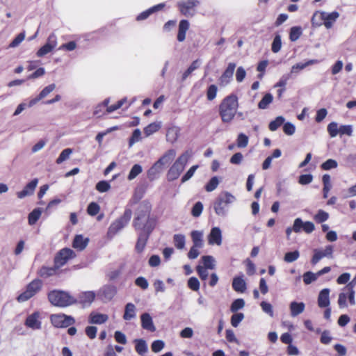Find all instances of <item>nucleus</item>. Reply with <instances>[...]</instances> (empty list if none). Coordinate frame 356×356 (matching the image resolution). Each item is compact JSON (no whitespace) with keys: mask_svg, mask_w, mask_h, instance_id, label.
Instances as JSON below:
<instances>
[{"mask_svg":"<svg viewBox=\"0 0 356 356\" xmlns=\"http://www.w3.org/2000/svg\"><path fill=\"white\" fill-rule=\"evenodd\" d=\"M175 156L176 151L174 149H170L159 159L157 162L164 168L165 165L169 164L175 159Z\"/></svg>","mask_w":356,"mask_h":356,"instance_id":"24","label":"nucleus"},{"mask_svg":"<svg viewBox=\"0 0 356 356\" xmlns=\"http://www.w3.org/2000/svg\"><path fill=\"white\" fill-rule=\"evenodd\" d=\"M329 218V213L322 209H319L314 216V220L318 223H323Z\"/></svg>","mask_w":356,"mask_h":356,"instance_id":"44","label":"nucleus"},{"mask_svg":"<svg viewBox=\"0 0 356 356\" xmlns=\"http://www.w3.org/2000/svg\"><path fill=\"white\" fill-rule=\"evenodd\" d=\"M338 163L337 162L332 159H327L326 161L321 164V168L324 170H330L331 169H334L337 168Z\"/></svg>","mask_w":356,"mask_h":356,"instance_id":"59","label":"nucleus"},{"mask_svg":"<svg viewBox=\"0 0 356 356\" xmlns=\"http://www.w3.org/2000/svg\"><path fill=\"white\" fill-rule=\"evenodd\" d=\"M38 183V179L37 178L32 179L24 187L21 191L17 193V197L19 199H23L26 196H29L33 194L35 189L37 187Z\"/></svg>","mask_w":356,"mask_h":356,"instance_id":"13","label":"nucleus"},{"mask_svg":"<svg viewBox=\"0 0 356 356\" xmlns=\"http://www.w3.org/2000/svg\"><path fill=\"white\" fill-rule=\"evenodd\" d=\"M95 293L93 291H84L79 294L77 303L79 302L83 305H90L95 300Z\"/></svg>","mask_w":356,"mask_h":356,"instance_id":"22","label":"nucleus"},{"mask_svg":"<svg viewBox=\"0 0 356 356\" xmlns=\"http://www.w3.org/2000/svg\"><path fill=\"white\" fill-rule=\"evenodd\" d=\"M191 156L192 151L186 150L175 160L167 173V179L169 181H172L180 176Z\"/></svg>","mask_w":356,"mask_h":356,"instance_id":"4","label":"nucleus"},{"mask_svg":"<svg viewBox=\"0 0 356 356\" xmlns=\"http://www.w3.org/2000/svg\"><path fill=\"white\" fill-rule=\"evenodd\" d=\"M220 180L218 177H213L205 185L204 188L207 192H212L216 190L219 185Z\"/></svg>","mask_w":356,"mask_h":356,"instance_id":"40","label":"nucleus"},{"mask_svg":"<svg viewBox=\"0 0 356 356\" xmlns=\"http://www.w3.org/2000/svg\"><path fill=\"white\" fill-rule=\"evenodd\" d=\"M339 133L341 136L346 135L348 136H351L353 134V126L350 124H345V125H341L339 129Z\"/></svg>","mask_w":356,"mask_h":356,"instance_id":"61","label":"nucleus"},{"mask_svg":"<svg viewBox=\"0 0 356 356\" xmlns=\"http://www.w3.org/2000/svg\"><path fill=\"white\" fill-rule=\"evenodd\" d=\"M222 232L218 227H213L208 235V243L210 245H220L222 244Z\"/></svg>","mask_w":356,"mask_h":356,"instance_id":"14","label":"nucleus"},{"mask_svg":"<svg viewBox=\"0 0 356 356\" xmlns=\"http://www.w3.org/2000/svg\"><path fill=\"white\" fill-rule=\"evenodd\" d=\"M236 68V64L234 63H229L220 77V84L225 86L228 84L232 79L234 70Z\"/></svg>","mask_w":356,"mask_h":356,"instance_id":"15","label":"nucleus"},{"mask_svg":"<svg viewBox=\"0 0 356 356\" xmlns=\"http://www.w3.org/2000/svg\"><path fill=\"white\" fill-rule=\"evenodd\" d=\"M300 257L298 250L286 252L284 255V260L287 263H291L296 261Z\"/></svg>","mask_w":356,"mask_h":356,"instance_id":"51","label":"nucleus"},{"mask_svg":"<svg viewBox=\"0 0 356 356\" xmlns=\"http://www.w3.org/2000/svg\"><path fill=\"white\" fill-rule=\"evenodd\" d=\"M200 3L198 0H181L177 2V6L183 15L191 17L196 14V8Z\"/></svg>","mask_w":356,"mask_h":356,"instance_id":"10","label":"nucleus"},{"mask_svg":"<svg viewBox=\"0 0 356 356\" xmlns=\"http://www.w3.org/2000/svg\"><path fill=\"white\" fill-rule=\"evenodd\" d=\"M173 242L175 246L179 249L181 250L185 247L186 243V238L183 234H175L173 236Z\"/></svg>","mask_w":356,"mask_h":356,"instance_id":"38","label":"nucleus"},{"mask_svg":"<svg viewBox=\"0 0 356 356\" xmlns=\"http://www.w3.org/2000/svg\"><path fill=\"white\" fill-rule=\"evenodd\" d=\"M117 293L116 286L111 284L103 286L97 291V296L104 302L111 301Z\"/></svg>","mask_w":356,"mask_h":356,"instance_id":"11","label":"nucleus"},{"mask_svg":"<svg viewBox=\"0 0 356 356\" xmlns=\"http://www.w3.org/2000/svg\"><path fill=\"white\" fill-rule=\"evenodd\" d=\"M203 211V204L201 202H197L192 208L191 214L193 217H199Z\"/></svg>","mask_w":356,"mask_h":356,"instance_id":"58","label":"nucleus"},{"mask_svg":"<svg viewBox=\"0 0 356 356\" xmlns=\"http://www.w3.org/2000/svg\"><path fill=\"white\" fill-rule=\"evenodd\" d=\"M200 65L201 60L200 59L195 60L188 67V69L183 73L181 76V81H184L193 71L200 67Z\"/></svg>","mask_w":356,"mask_h":356,"instance_id":"34","label":"nucleus"},{"mask_svg":"<svg viewBox=\"0 0 356 356\" xmlns=\"http://www.w3.org/2000/svg\"><path fill=\"white\" fill-rule=\"evenodd\" d=\"M57 255L60 256V257H63L68 261L70 259L75 257V253L70 248H63L59 251Z\"/></svg>","mask_w":356,"mask_h":356,"instance_id":"53","label":"nucleus"},{"mask_svg":"<svg viewBox=\"0 0 356 356\" xmlns=\"http://www.w3.org/2000/svg\"><path fill=\"white\" fill-rule=\"evenodd\" d=\"M238 107V97L230 95L223 99L219 106V114L223 122H230L234 118Z\"/></svg>","mask_w":356,"mask_h":356,"instance_id":"1","label":"nucleus"},{"mask_svg":"<svg viewBox=\"0 0 356 356\" xmlns=\"http://www.w3.org/2000/svg\"><path fill=\"white\" fill-rule=\"evenodd\" d=\"M283 131L285 134L288 136H292L296 131V127L291 122H284Z\"/></svg>","mask_w":356,"mask_h":356,"instance_id":"64","label":"nucleus"},{"mask_svg":"<svg viewBox=\"0 0 356 356\" xmlns=\"http://www.w3.org/2000/svg\"><path fill=\"white\" fill-rule=\"evenodd\" d=\"M155 227V222L153 220H149L144 229H136L138 231V239L135 246L136 251L138 253L142 252L147 244L148 238Z\"/></svg>","mask_w":356,"mask_h":356,"instance_id":"7","label":"nucleus"},{"mask_svg":"<svg viewBox=\"0 0 356 356\" xmlns=\"http://www.w3.org/2000/svg\"><path fill=\"white\" fill-rule=\"evenodd\" d=\"M72 153V149L70 148H66V149H63L60 152L58 157L57 158L56 161V163L60 164L63 162L67 160L70 158V156L71 155Z\"/></svg>","mask_w":356,"mask_h":356,"instance_id":"47","label":"nucleus"},{"mask_svg":"<svg viewBox=\"0 0 356 356\" xmlns=\"http://www.w3.org/2000/svg\"><path fill=\"white\" fill-rule=\"evenodd\" d=\"M134 343H135V350L138 355L143 356L147 353V343L144 339H137L134 341Z\"/></svg>","mask_w":356,"mask_h":356,"instance_id":"28","label":"nucleus"},{"mask_svg":"<svg viewBox=\"0 0 356 356\" xmlns=\"http://www.w3.org/2000/svg\"><path fill=\"white\" fill-rule=\"evenodd\" d=\"M289 307L291 311V316L293 317H296L304 312L305 305L302 302H298L296 301H293L290 303Z\"/></svg>","mask_w":356,"mask_h":356,"instance_id":"29","label":"nucleus"},{"mask_svg":"<svg viewBox=\"0 0 356 356\" xmlns=\"http://www.w3.org/2000/svg\"><path fill=\"white\" fill-rule=\"evenodd\" d=\"M151 209L152 207L149 202L143 201L140 203L133 222L135 229H144V227L149 220H153L156 223L155 219L150 218Z\"/></svg>","mask_w":356,"mask_h":356,"instance_id":"5","label":"nucleus"},{"mask_svg":"<svg viewBox=\"0 0 356 356\" xmlns=\"http://www.w3.org/2000/svg\"><path fill=\"white\" fill-rule=\"evenodd\" d=\"M189 22L186 19H181L179 24V29L177 33V40L183 42L186 38V31L189 29Z\"/></svg>","mask_w":356,"mask_h":356,"instance_id":"26","label":"nucleus"},{"mask_svg":"<svg viewBox=\"0 0 356 356\" xmlns=\"http://www.w3.org/2000/svg\"><path fill=\"white\" fill-rule=\"evenodd\" d=\"M245 306V301L242 298H238L234 300L231 306H230V311L233 313L236 312L239 309H241Z\"/></svg>","mask_w":356,"mask_h":356,"instance_id":"46","label":"nucleus"},{"mask_svg":"<svg viewBox=\"0 0 356 356\" xmlns=\"http://www.w3.org/2000/svg\"><path fill=\"white\" fill-rule=\"evenodd\" d=\"M202 261L204 264V268L206 269H213L215 268V260L212 256L206 255L202 257Z\"/></svg>","mask_w":356,"mask_h":356,"instance_id":"45","label":"nucleus"},{"mask_svg":"<svg viewBox=\"0 0 356 356\" xmlns=\"http://www.w3.org/2000/svg\"><path fill=\"white\" fill-rule=\"evenodd\" d=\"M188 286L194 291H197L200 289V282L197 278L191 277L188 280Z\"/></svg>","mask_w":356,"mask_h":356,"instance_id":"63","label":"nucleus"},{"mask_svg":"<svg viewBox=\"0 0 356 356\" xmlns=\"http://www.w3.org/2000/svg\"><path fill=\"white\" fill-rule=\"evenodd\" d=\"M339 129L338 124L335 122H330L327 127V132L331 138H334L339 134Z\"/></svg>","mask_w":356,"mask_h":356,"instance_id":"49","label":"nucleus"},{"mask_svg":"<svg viewBox=\"0 0 356 356\" xmlns=\"http://www.w3.org/2000/svg\"><path fill=\"white\" fill-rule=\"evenodd\" d=\"M50 321L52 325L57 328H65L75 323L74 317L62 313L51 314Z\"/></svg>","mask_w":356,"mask_h":356,"instance_id":"9","label":"nucleus"},{"mask_svg":"<svg viewBox=\"0 0 356 356\" xmlns=\"http://www.w3.org/2000/svg\"><path fill=\"white\" fill-rule=\"evenodd\" d=\"M24 325L32 330H40L42 327V322L40 318V313L39 312H34L29 315L24 322Z\"/></svg>","mask_w":356,"mask_h":356,"instance_id":"12","label":"nucleus"},{"mask_svg":"<svg viewBox=\"0 0 356 356\" xmlns=\"http://www.w3.org/2000/svg\"><path fill=\"white\" fill-rule=\"evenodd\" d=\"M42 287V282L40 279H35L31 282L26 287L24 292L20 293L17 300L19 302H23L29 300L38 293Z\"/></svg>","mask_w":356,"mask_h":356,"instance_id":"8","label":"nucleus"},{"mask_svg":"<svg viewBox=\"0 0 356 356\" xmlns=\"http://www.w3.org/2000/svg\"><path fill=\"white\" fill-rule=\"evenodd\" d=\"M248 137L245 134L243 133L239 134L236 140L238 147H245L248 144Z\"/></svg>","mask_w":356,"mask_h":356,"instance_id":"56","label":"nucleus"},{"mask_svg":"<svg viewBox=\"0 0 356 356\" xmlns=\"http://www.w3.org/2000/svg\"><path fill=\"white\" fill-rule=\"evenodd\" d=\"M325 11H316L312 17L311 22L314 27H319L323 24Z\"/></svg>","mask_w":356,"mask_h":356,"instance_id":"33","label":"nucleus"},{"mask_svg":"<svg viewBox=\"0 0 356 356\" xmlns=\"http://www.w3.org/2000/svg\"><path fill=\"white\" fill-rule=\"evenodd\" d=\"M193 245L202 247L203 246V232L202 231L195 230L191 234Z\"/></svg>","mask_w":356,"mask_h":356,"instance_id":"35","label":"nucleus"},{"mask_svg":"<svg viewBox=\"0 0 356 356\" xmlns=\"http://www.w3.org/2000/svg\"><path fill=\"white\" fill-rule=\"evenodd\" d=\"M282 48V39L280 34H276L274 37L271 45V50L273 53H277Z\"/></svg>","mask_w":356,"mask_h":356,"instance_id":"43","label":"nucleus"},{"mask_svg":"<svg viewBox=\"0 0 356 356\" xmlns=\"http://www.w3.org/2000/svg\"><path fill=\"white\" fill-rule=\"evenodd\" d=\"M236 197L228 191H222L215 200L213 207L216 214L220 217H225L229 212V205L234 203Z\"/></svg>","mask_w":356,"mask_h":356,"instance_id":"2","label":"nucleus"},{"mask_svg":"<svg viewBox=\"0 0 356 356\" xmlns=\"http://www.w3.org/2000/svg\"><path fill=\"white\" fill-rule=\"evenodd\" d=\"M95 188L99 193H105L111 188V185L107 181L103 180L99 181L96 184Z\"/></svg>","mask_w":356,"mask_h":356,"instance_id":"60","label":"nucleus"},{"mask_svg":"<svg viewBox=\"0 0 356 356\" xmlns=\"http://www.w3.org/2000/svg\"><path fill=\"white\" fill-rule=\"evenodd\" d=\"M302 33L300 26H293L290 29L289 39L292 42L298 40Z\"/></svg>","mask_w":356,"mask_h":356,"instance_id":"39","label":"nucleus"},{"mask_svg":"<svg viewBox=\"0 0 356 356\" xmlns=\"http://www.w3.org/2000/svg\"><path fill=\"white\" fill-rule=\"evenodd\" d=\"M141 327L149 332L156 331V327L154 324L152 316L149 313H143L140 316Z\"/></svg>","mask_w":356,"mask_h":356,"instance_id":"16","label":"nucleus"},{"mask_svg":"<svg viewBox=\"0 0 356 356\" xmlns=\"http://www.w3.org/2000/svg\"><path fill=\"white\" fill-rule=\"evenodd\" d=\"M165 4L164 3H161L148 8L147 10L140 13L136 17V20L143 21L147 19L152 14L161 10L165 7Z\"/></svg>","mask_w":356,"mask_h":356,"instance_id":"17","label":"nucleus"},{"mask_svg":"<svg viewBox=\"0 0 356 356\" xmlns=\"http://www.w3.org/2000/svg\"><path fill=\"white\" fill-rule=\"evenodd\" d=\"M285 119L282 116L277 117L274 120L269 123L268 128L271 131H276L282 124H284Z\"/></svg>","mask_w":356,"mask_h":356,"instance_id":"42","label":"nucleus"},{"mask_svg":"<svg viewBox=\"0 0 356 356\" xmlns=\"http://www.w3.org/2000/svg\"><path fill=\"white\" fill-rule=\"evenodd\" d=\"M100 211L99 205L96 202H90L87 208L88 213L91 216H96Z\"/></svg>","mask_w":356,"mask_h":356,"instance_id":"54","label":"nucleus"},{"mask_svg":"<svg viewBox=\"0 0 356 356\" xmlns=\"http://www.w3.org/2000/svg\"><path fill=\"white\" fill-rule=\"evenodd\" d=\"M318 60L316 59H311L309 60L305 63H298L295 65H293L291 67V72L289 74H291V76L298 74L301 70H304L305 67H307L309 65H314L318 63Z\"/></svg>","mask_w":356,"mask_h":356,"instance_id":"19","label":"nucleus"},{"mask_svg":"<svg viewBox=\"0 0 356 356\" xmlns=\"http://www.w3.org/2000/svg\"><path fill=\"white\" fill-rule=\"evenodd\" d=\"M56 88V84L51 83L48 85L47 86L44 87L42 91L40 92L38 96L42 99L44 97H46L49 94H50L53 90H54Z\"/></svg>","mask_w":356,"mask_h":356,"instance_id":"62","label":"nucleus"},{"mask_svg":"<svg viewBox=\"0 0 356 356\" xmlns=\"http://www.w3.org/2000/svg\"><path fill=\"white\" fill-rule=\"evenodd\" d=\"M218 88L216 85H210L207 90V97L209 101L213 100L217 95Z\"/></svg>","mask_w":356,"mask_h":356,"instance_id":"55","label":"nucleus"},{"mask_svg":"<svg viewBox=\"0 0 356 356\" xmlns=\"http://www.w3.org/2000/svg\"><path fill=\"white\" fill-rule=\"evenodd\" d=\"M42 213V209L35 208L34 209L28 216L29 224L30 225H33L36 223V222L40 218Z\"/></svg>","mask_w":356,"mask_h":356,"instance_id":"36","label":"nucleus"},{"mask_svg":"<svg viewBox=\"0 0 356 356\" xmlns=\"http://www.w3.org/2000/svg\"><path fill=\"white\" fill-rule=\"evenodd\" d=\"M330 289H322L318 296V305L321 308H325L330 306Z\"/></svg>","mask_w":356,"mask_h":356,"instance_id":"18","label":"nucleus"},{"mask_svg":"<svg viewBox=\"0 0 356 356\" xmlns=\"http://www.w3.org/2000/svg\"><path fill=\"white\" fill-rule=\"evenodd\" d=\"M244 314L243 313L234 314L231 317V324L233 327H236L243 320Z\"/></svg>","mask_w":356,"mask_h":356,"instance_id":"57","label":"nucleus"},{"mask_svg":"<svg viewBox=\"0 0 356 356\" xmlns=\"http://www.w3.org/2000/svg\"><path fill=\"white\" fill-rule=\"evenodd\" d=\"M339 17V13L337 11L326 13L324 15L323 25L327 29H331L337 19Z\"/></svg>","mask_w":356,"mask_h":356,"instance_id":"21","label":"nucleus"},{"mask_svg":"<svg viewBox=\"0 0 356 356\" xmlns=\"http://www.w3.org/2000/svg\"><path fill=\"white\" fill-rule=\"evenodd\" d=\"M179 128L176 126L168 128L166 133L167 140L171 143L176 142L179 137Z\"/></svg>","mask_w":356,"mask_h":356,"instance_id":"31","label":"nucleus"},{"mask_svg":"<svg viewBox=\"0 0 356 356\" xmlns=\"http://www.w3.org/2000/svg\"><path fill=\"white\" fill-rule=\"evenodd\" d=\"M316 273H314L311 271L305 273L302 275L303 282L305 284H310L312 282L316 281L318 279Z\"/></svg>","mask_w":356,"mask_h":356,"instance_id":"50","label":"nucleus"},{"mask_svg":"<svg viewBox=\"0 0 356 356\" xmlns=\"http://www.w3.org/2000/svg\"><path fill=\"white\" fill-rule=\"evenodd\" d=\"M58 269L54 264V266L49 267L46 266H42L38 272L40 277L42 278H47L50 276L55 275Z\"/></svg>","mask_w":356,"mask_h":356,"instance_id":"30","label":"nucleus"},{"mask_svg":"<svg viewBox=\"0 0 356 356\" xmlns=\"http://www.w3.org/2000/svg\"><path fill=\"white\" fill-rule=\"evenodd\" d=\"M163 168L156 161L147 171V177L153 181L159 177V174L163 171Z\"/></svg>","mask_w":356,"mask_h":356,"instance_id":"25","label":"nucleus"},{"mask_svg":"<svg viewBox=\"0 0 356 356\" xmlns=\"http://www.w3.org/2000/svg\"><path fill=\"white\" fill-rule=\"evenodd\" d=\"M48 300L54 306L67 307L77 303L75 297L61 290H53L48 293Z\"/></svg>","mask_w":356,"mask_h":356,"instance_id":"3","label":"nucleus"},{"mask_svg":"<svg viewBox=\"0 0 356 356\" xmlns=\"http://www.w3.org/2000/svg\"><path fill=\"white\" fill-rule=\"evenodd\" d=\"M142 171H143V168L140 164H134L132 166V168L127 176L128 180L131 181V180L134 179L139 174H140L142 172Z\"/></svg>","mask_w":356,"mask_h":356,"instance_id":"41","label":"nucleus"},{"mask_svg":"<svg viewBox=\"0 0 356 356\" xmlns=\"http://www.w3.org/2000/svg\"><path fill=\"white\" fill-rule=\"evenodd\" d=\"M136 316V307L134 304L129 302L125 305L123 318L125 321H131Z\"/></svg>","mask_w":356,"mask_h":356,"instance_id":"27","label":"nucleus"},{"mask_svg":"<svg viewBox=\"0 0 356 356\" xmlns=\"http://www.w3.org/2000/svg\"><path fill=\"white\" fill-rule=\"evenodd\" d=\"M132 216V211L127 208L123 215L113 222L109 226L107 232L108 238H112L116 234L120 232L129 222Z\"/></svg>","mask_w":356,"mask_h":356,"instance_id":"6","label":"nucleus"},{"mask_svg":"<svg viewBox=\"0 0 356 356\" xmlns=\"http://www.w3.org/2000/svg\"><path fill=\"white\" fill-rule=\"evenodd\" d=\"M232 288L238 293H243L247 289V284L243 279V275L234 277L232 281Z\"/></svg>","mask_w":356,"mask_h":356,"instance_id":"20","label":"nucleus"},{"mask_svg":"<svg viewBox=\"0 0 356 356\" xmlns=\"http://www.w3.org/2000/svg\"><path fill=\"white\" fill-rule=\"evenodd\" d=\"M161 127V125L159 123L153 122L147 125L144 129V133L146 135V136H149L154 133L156 132Z\"/></svg>","mask_w":356,"mask_h":356,"instance_id":"48","label":"nucleus"},{"mask_svg":"<svg viewBox=\"0 0 356 356\" xmlns=\"http://www.w3.org/2000/svg\"><path fill=\"white\" fill-rule=\"evenodd\" d=\"M273 96L271 93H266L258 104V107L260 109H266L269 104L273 102Z\"/></svg>","mask_w":356,"mask_h":356,"instance_id":"37","label":"nucleus"},{"mask_svg":"<svg viewBox=\"0 0 356 356\" xmlns=\"http://www.w3.org/2000/svg\"><path fill=\"white\" fill-rule=\"evenodd\" d=\"M25 36H26L25 32H22V33H19L12 40V42L9 44L8 47L9 48H15V47H18L22 42V41L24 40Z\"/></svg>","mask_w":356,"mask_h":356,"instance_id":"52","label":"nucleus"},{"mask_svg":"<svg viewBox=\"0 0 356 356\" xmlns=\"http://www.w3.org/2000/svg\"><path fill=\"white\" fill-rule=\"evenodd\" d=\"M88 241V238H84L82 235H76L73 241V247L79 250H83L87 246Z\"/></svg>","mask_w":356,"mask_h":356,"instance_id":"32","label":"nucleus"},{"mask_svg":"<svg viewBox=\"0 0 356 356\" xmlns=\"http://www.w3.org/2000/svg\"><path fill=\"white\" fill-rule=\"evenodd\" d=\"M108 319V316L104 314L92 312L89 315L88 322L91 324L101 325L106 323Z\"/></svg>","mask_w":356,"mask_h":356,"instance_id":"23","label":"nucleus"}]
</instances>
